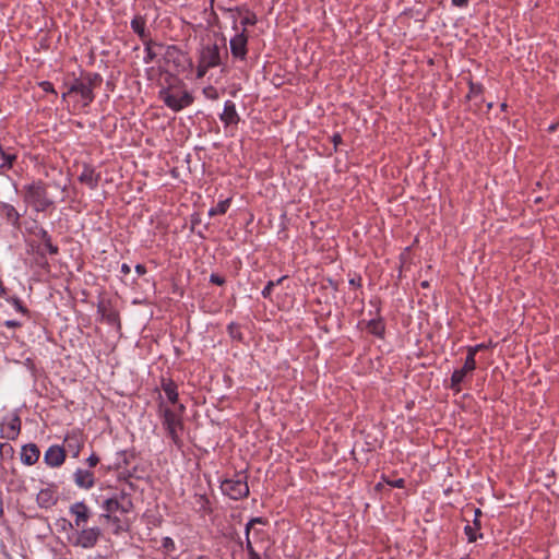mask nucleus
I'll use <instances>...</instances> for the list:
<instances>
[{
  "mask_svg": "<svg viewBox=\"0 0 559 559\" xmlns=\"http://www.w3.org/2000/svg\"><path fill=\"white\" fill-rule=\"evenodd\" d=\"M164 46L154 41L145 43L144 71L148 82V88L169 87L173 83H178L179 79L167 70V60L164 55Z\"/></svg>",
  "mask_w": 559,
  "mask_h": 559,
  "instance_id": "f257e3e1",
  "label": "nucleus"
},
{
  "mask_svg": "<svg viewBox=\"0 0 559 559\" xmlns=\"http://www.w3.org/2000/svg\"><path fill=\"white\" fill-rule=\"evenodd\" d=\"M23 201L35 212H45L53 206L55 202L49 198L47 186L41 180L33 181L23 187Z\"/></svg>",
  "mask_w": 559,
  "mask_h": 559,
  "instance_id": "f03ea898",
  "label": "nucleus"
},
{
  "mask_svg": "<svg viewBox=\"0 0 559 559\" xmlns=\"http://www.w3.org/2000/svg\"><path fill=\"white\" fill-rule=\"evenodd\" d=\"M157 95L174 111H180L193 103V96L188 91L181 88L180 81L173 83L169 87H162L157 91Z\"/></svg>",
  "mask_w": 559,
  "mask_h": 559,
  "instance_id": "7ed1b4c3",
  "label": "nucleus"
},
{
  "mask_svg": "<svg viewBox=\"0 0 559 559\" xmlns=\"http://www.w3.org/2000/svg\"><path fill=\"white\" fill-rule=\"evenodd\" d=\"M228 12L231 14V17L234 19L233 28L235 31H238L237 26V15H240L242 13V8L236 7L228 9ZM248 35L246 33V29L243 28L241 32H237V34L230 38L229 46H230V52L231 56L239 60H245L248 53Z\"/></svg>",
  "mask_w": 559,
  "mask_h": 559,
  "instance_id": "20e7f679",
  "label": "nucleus"
},
{
  "mask_svg": "<svg viewBox=\"0 0 559 559\" xmlns=\"http://www.w3.org/2000/svg\"><path fill=\"white\" fill-rule=\"evenodd\" d=\"M222 63L221 48L216 43L206 44L200 50L197 74L203 78L210 68Z\"/></svg>",
  "mask_w": 559,
  "mask_h": 559,
  "instance_id": "39448f33",
  "label": "nucleus"
},
{
  "mask_svg": "<svg viewBox=\"0 0 559 559\" xmlns=\"http://www.w3.org/2000/svg\"><path fill=\"white\" fill-rule=\"evenodd\" d=\"M163 424L167 430L168 436L175 444H181L180 433L183 430V423L180 416L169 408L164 409Z\"/></svg>",
  "mask_w": 559,
  "mask_h": 559,
  "instance_id": "423d86ee",
  "label": "nucleus"
},
{
  "mask_svg": "<svg viewBox=\"0 0 559 559\" xmlns=\"http://www.w3.org/2000/svg\"><path fill=\"white\" fill-rule=\"evenodd\" d=\"M221 489L223 493L234 500L246 498L249 495V487L246 477L225 479L221 485Z\"/></svg>",
  "mask_w": 559,
  "mask_h": 559,
  "instance_id": "0eeeda50",
  "label": "nucleus"
},
{
  "mask_svg": "<svg viewBox=\"0 0 559 559\" xmlns=\"http://www.w3.org/2000/svg\"><path fill=\"white\" fill-rule=\"evenodd\" d=\"M102 536V530L99 527L83 528L78 532L74 546H80L84 549L93 548Z\"/></svg>",
  "mask_w": 559,
  "mask_h": 559,
  "instance_id": "6e6552de",
  "label": "nucleus"
},
{
  "mask_svg": "<svg viewBox=\"0 0 559 559\" xmlns=\"http://www.w3.org/2000/svg\"><path fill=\"white\" fill-rule=\"evenodd\" d=\"M83 444V433L80 431H72L66 436L62 448L66 450V455L70 454L72 457L76 459L80 455Z\"/></svg>",
  "mask_w": 559,
  "mask_h": 559,
  "instance_id": "1a4fd4ad",
  "label": "nucleus"
},
{
  "mask_svg": "<svg viewBox=\"0 0 559 559\" xmlns=\"http://www.w3.org/2000/svg\"><path fill=\"white\" fill-rule=\"evenodd\" d=\"M71 93L79 94L83 100L84 106H88L94 100V97H95L91 87L87 86L81 78L74 80L72 85L69 87L68 92L63 93L62 97L66 98V96Z\"/></svg>",
  "mask_w": 559,
  "mask_h": 559,
  "instance_id": "9d476101",
  "label": "nucleus"
},
{
  "mask_svg": "<svg viewBox=\"0 0 559 559\" xmlns=\"http://www.w3.org/2000/svg\"><path fill=\"white\" fill-rule=\"evenodd\" d=\"M66 450L57 444L50 445L45 454H44V462L49 467H59L64 463L66 460Z\"/></svg>",
  "mask_w": 559,
  "mask_h": 559,
  "instance_id": "9b49d317",
  "label": "nucleus"
},
{
  "mask_svg": "<svg viewBox=\"0 0 559 559\" xmlns=\"http://www.w3.org/2000/svg\"><path fill=\"white\" fill-rule=\"evenodd\" d=\"M69 512L74 516L75 527L84 526L91 516L88 507L82 501L71 504Z\"/></svg>",
  "mask_w": 559,
  "mask_h": 559,
  "instance_id": "f8f14e48",
  "label": "nucleus"
},
{
  "mask_svg": "<svg viewBox=\"0 0 559 559\" xmlns=\"http://www.w3.org/2000/svg\"><path fill=\"white\" fill-rule=\"evenodd\" d=\"M0 217L15 228H19L21 225L22 214L11 203L0 202Z\"/></svg>",
  "mask_w": 559,
  "mask_h": 559,
  "instance_id": "ddd939ff",
  "label": "nucleus"
},
{
  "mask_svg": "<svg viewBox=\"0 0 559 559\" xmlns=\"http://www.w3.org/2000/svg\"><path fill=\"white\" fill-rule=\"evenodd\" d=\"M99 180L100 174L96 173V170L92 166L84 164L83 169L79 175V181L87 186L90 189L94 190L97 188Z\"/></svg>",
  "mask_w": 559,
  "mask_h": 559,
  "instance_id": "4468645a",
  "label": "nucleus"
},
{
  "mask_svg": "<svg viewBox=\"0 0 559 559\" xmlns=\"http://www.w3.org/2000/svg\"><path fill=\"white\" fill-rule=\"evenodd\" d=\"M40 456L39 448L35 443H28L22 447L21 461L25 465H34Z\"/></svg>",
  "mask_w": 559,
  "mask_h": 559,
  "instance_id": "2eb2a0df",
  "label": "nucleus"
},
{
  "mask_svg": "<svg viewBox=\"0 0 559 559\" xmlns=\"http://www.w3.org/2000/svg\"><path fill=\"white\" fill-rule=\"evenodd\" d=\"M74 483L80 488L90 489L94 485V474L91 471L78 468L74 473Z\"/></svg>",
  "mask_w": 559,
  "mask_h": 559,
  "instance_id": "dca6fc26",
  "label": "nucleus"
},
{
  "mask_svg": "<svg viewBox=\"0 0 559 559\" xmlns=\"http://www.w3.org/2000/svg\"><path fill=\"white\" fill-rule=\"evenodd\" d=\"M36 501L40 508L48 509L57 503L56 491L52 488L41 489L37 493Z\"/></svg>",
  "mask_w": 559,
  "mask_h": 559,
  "instance_id": "f3484780",
  "label": "nucleus"
},
{
  "mask_svg": "<svg viewBox=\"0 0 559 559\" xmlns=\"http://www.w3.org/2000/svg\"><path fill=\"white\" fill-rule=\"evenodd\" d=\"M221 120L226 124H237L239 121V116L236 110V106L234 102L226 100L224 105V111L221 115Z\"/></svg>",
  "mask_w": 559,
  "mask_h": 559,
  "instance_id": "a211bd4d",
  "label": "nucleus"
},
{
  "mask_svg": "<svg viewBox=\"0 0 559 559\" xmlns=\"http://www.w3.org/2000/svg\"><path fill=\"white\" fill-rule=\"evenodd\" d=\"M34 235L43 241L44 247L49 252V254H51V255L58 254L59 248L52 243L51 237L45 228L36 227Z\"/></svg>",
  "mask_w": 559,
  "mask_h": 559,
  "instance_id": "6ab92c4d",
  "label": "nucleus"
},
{
  "mask_svg": "<svg viewBox=\"0 0 559 559\" xmlns=\"http://www.w3.org/2000/svg\"><path fill=\"white\" fill-rule=\"evenodd\" d=\"M160 389L165 392L168 401L176 404L178 401L177 384L170 378H160Z\"/></svg>",
  "mask_w": 559,
  "mask_h": 559,
  "instance_id": "aec40b11",
  "label": "nucleus"
},
{
  "mask_svg": "<svg viewBox=\"0 0 559 559\" xmlns=\"http://www.w3.org/2000/svg\"><path fill=\"white\" fill-rule=\"evenodd\" d=\"M366 329L370 334L377 337H383L385 332V324L381 318L371 319L366 323Z\"/></svg>",
  "mask_w": 559,
  "mask_h": 559,
  "instance_id": "412c9836",
  "label": "nucleus"
},
{
  "mask_svg": "<svg viewBox=\"0 0 559 559\" xmlns=\"http://www.w3.org/2000/svg\"><path fill=\"white\" fill-rule=\"evenodd\" d=\"M148 543L152 548L162 549L165 554H170L175 550V543L170 537H163L160 545L156 537H150Z\"/></svg>",
  "mask_w": 559,
  "mask_h": 559,
  "instance_id": "4be33fe9",
  "label": "nucleus"
},
{
  "mask_svg": "<svg viewBox=\"0 0 559 559\" xmlns=\"http://www.w3.org/2000/svg\"><path fill=\"white\" fill-rule=\"evenodd\" d=\"M0 175H4L7 170L13 167L16 155L7 153L0 145Z\"/></svg>",
  "mask_w": 559,
  "mask_h": 559,
  "instance_id": "5701e85b",
  "label": "nucleus"
},
{
  "mask_svg": "<svg viewBox=\"0 0 559 559\" xmlns=\"http://www.w3.org/2000/svg\"><path fill=\"white\" fill-rule=\"evenodd\" d=\"M192 504L194 509L203 515L211 512L210 500L205 495L195 493Z\"/></svg>",
  "mask_w": 559,
  "mask_h": 559,
  "instance_id": "b1692460",
  "label": "nucleus"
},
{
  "mask_svg": "<svg viewBox=\"0 0 559 559\" xmlns=\"http://www.w3.org/2000/svg\"><path fill=\"white\" fill-rule=\"evenodd\" d=\"M467 373H469V371L465 370L463 367L461 369L454 370L451 376L450 389L456 393L461 392V383Z\"/></svg>",
  "mask_w": 559,
  "mask_h": 559,
  "instance_id": "393cba45",
  "label": "nucleus"
},
{
  "mask_svg": "<svg viewBox=\"0 0 559 559\" xmlns=\"http://www.w3.org/2000/svg\"><path fill=\"white\" fill-rule=\"evenodd\" d=\"M21 431V419L19 416H14L5 428V438L14 440L17 438Z\"/></svg>",
  "mask_w": 559,
  "mask_h": 559,
  "instance_id": "a878e982",
  "label": "nucleus"
},
{
  "mask_svg": "<svg viewBox=\"0 0 559 559\" xmlns=\"http://www.w3.org/2000/svg\"><path fill=\"white\" fill-rule=\"evenodd\" d=\"M103 509L107 512V514H104L102 516L105 518L106 520H109L112 513L120 511L119 499L116 497L106 499L103 502Z\"/></svg>",
  "mask_w": 559,
  "mask_h": 559,
  "instance_id": "bb28decb",
  "label": "nucleus"
},
{
  "mask_svg": "<svg viewBox=\"0 0 559 559\" xmlns=\"http://www.w3.org/2000/svg\"><path fill=\"white\" fill-rule=\"evenodd\" d=\"M81 79L91 87L92 91L98 87L103 82V79L98 73H86L82 75Z\"/></svg>",
  "mask_w": 559,
  "mask_h": 559,
  "instance_id": "cd10ccee",
  "label": "nucleus"
},
{
  "mask_svg": "<svg viewBox=\"0 0 559 559\" xmlns=\"http://www.w3.org/2000/svg\"><path fill=\"white\" fill-rule=\"evenodd\" d=\"M229 205H230V200L229 199L222 200V201H219L217 203L216 206L210 209L209 215L210 216L223 215V214H225L227 212Z\"/></svg>",
  "mask_w": 559,
  "mask_h": 559,
  "instance_id": "c85d7f7f",
  "label": "nucleus"
},
{
  "mask_svg": "<svg viewBox=\"0 0 559 559\" xmlns=\"http://www.w3.org/2000/svg\"><path fill=\"white\" fill-rule=\"evenodd\" d=\"M228 334L229 336L233 338V340H236L238 342H242L243 341V336H242V333H241V330H240V325L235 323V322H231L228 328Z\"/></svg>",
  "mask_w": 559,
  "mask_h": 559,
  "instance_id": "c756f323",
  "label": "nucleus"
},
{
  "mask_svg": "<svg viewBox=\"0 0 559 559\" xmlns=\"http://www.w3.org/2000/svg\"><path fill=\"white\" fill-rule=\"evenodd\" d=\"M245 12H246V14H245V16H242L240 24L246 29V26H248V25H255L258 22V19H257L255 13L251 12L250 10L246 9Z\"/></svg>",
  "mask_w": 559,
  "mask_h": 559,
  "instance_id": "7c9ffc66",
  "label": "nucleus"
},
{
  "mask_svg": "<svg viewBox=\"0 0 559 559\" xmlns=\"http://www.w3.org/2000/svg\"><path fill=\"white\" fill-rule=\"evenodd\" d=\"M8 301L15 308L16 311L22 314L28 316V309L23 305L22 300L19 297H10Z\"/></svg>",
  "mask_w": 559,
  "mask_h": 559,
  "instance_id": "2f4dec72",
  "label": "nucleus"
},
{
  "mask_svg": "<svg viewBox=\"0 0 559 559\" xmlns=\"http://www.w3.org/2000/svg\"><path fill=\"white\" fill-rule=\"evenodd\" d=\"M119 506L121 513H128L133 507L131 500L124 493L119 499Z\"/></svg>",
  "mask_w": 559,
  "mask_h": 559,
  "instance_id": "473e14b6",
  "label": "nucleus"
},
{
  "mask_svg": "<svg viewBox=\"0 0 559 559\" xmlns=\"http://www.w3.org/2000/svg\"><path fill=\"white\" fill-rule=\"evenodd\" d=\"M483 91H484V87L481 84H476V83L471 82L469 83V92L467 94V97L468 98L477 97L483 93Z\"/></svg>",
  "mask_w": 559,
  "mask_h": 559,
  "instance_id": "72a5a7b5",
  "label": "nucleus"
},
{
  "mask_svg": "<svg viewBox=\"0 0 559 559\" xmlns=\"http://www.w3.org/2000/svg\"><path fill=\"white\" fill-rule=\"evenodd\" d=\"M285 277H281L280 280H277L276 282H273V281H270L267 282V284L265 285V287L263 288L262 290V296L264 298H270L271 295H272V292H273V288L276 284H280Z\"/></svg>",
  "mask_w": 559,
  "mask_h": 559,
  "instance_id": "f704fd0d",
  "label": "nucleus"
},
{
  "mask_svg": "<svg viewBox=\"0 0 559 559\" xmlns=\"http://www.w3.org/2000/svg\"><path fill=\"white\" fill-rule=\"evenodd\" d=\"M476 530H478L476 526L475 527H473L471 525H466L465 526L464 531H465V534L467 536V540L469 543L476 542V539H477V536H476V533H475Z\"/></svg>",
  "mask_w": 559,
  "mask_h": 559,
  "instance_id": "c9c22d12",
  "label": "nucleus"
},
{
  "mask_svg": "<svg viewBox=\"0 0 559 559\" xmlns=\"http://www.w3.org/2000/svg\"><path fill=\"white\" fill-rule=\"evenodd\" d=\"M463 368L469 372L476 369V360L472 356H466Z\"/></svg>",
  "mask_w": 559,
  "mask_h": 559,
  "instance_id": "e433bc0d",
  "label": "nucleus"
},
{
  "mask_svg": "<svg viewBox=\"0 0 559 559\" xmlns=\"http://www.w3.org/2000/svg\"><path fill=\"white\" fill-rule=\"evenodd\" d=\"M266 521L263 518H252L247 524L245 533L246 535H250V530L255 523L264 524Z\"/></svg>",
  "mask_w": 559,
  "mask_h": 559,
  "instance_id": "4c0bfd02",
  "label": "nucleus"
},
{
  "mask_svg": "<svg viewBox=\"0 0 559 559\" xmlns=\"http://www.w3.org/2000/svg\"><path fill=\"white\" fill-rule=\"evenodd\" d=\"M39 87L46 92L57 95V92L55 91L53 84L49 81H43L39 83Z\"/></svg>",
  "mask_w": 559,
  "mask_h": 559,
  "instance_id": "58836bf2",
  "label": "nucleus"
},
{
  "mask_svg": "<svg viewBox=\"0 0 559 559\" xmlns=\"http://www.w3.org/2000/svg\"><path fill=\"white\" fill-rule=\"evenodd\" d=\"M386 484L394 488H404L405 480L403 478H397L395 480H386Z\"/></svg>",
  "mask_w": 559,
  "mask_h": 559,
  "instance_id": "ea45409f",
  "label": "nucleus"
},
{
  "mask_svg": "<svg viewBox=\"0 0 559 559\" xmlns=\"http://www.w3.org/2000/svg\"><path fill=\"white\" fill-rule=\"evenodd\" d=\"M131 27L135 34L140 36V16L135 15L131 21Z\"/></svg>",
  "mask_w": 559,
  "mask_h": 559,
  "instance_id": "a19ab883",
  "label": "nucleus"
},
{
  "mask_svg": "<svg viewBox=\"0 0 559 559\" xmlns=\"http://www.w3.org/2000/svg\"><path fill=\"white\" fill-rule=\"evenodd\" d=\"M210 282L215 284V285H219L221 286V285H223L225 283V278L219 276L218 274L213 273L210 276Z\"/></svg>",
  "mask_w": 559,
  "mask_h": 559,
  "instance_id": "79ce46f5",
  "label": "nucleus"
},
{
  "mask_svg": "<svg viewBox=\"0 0 559 559\" xmlns=\"http://www.w3.org/2000/svg\"><path fill=\"white\" fill-rule=\"evenodd\" d=\"M86 462H87L90 467H95L98 464V462H99V457L95 453H92L87 457Z\"/></svg>",
  "mask_w": 559,
  "mask_h": 559,
  "instance_id": "37998d69",
  "label": "nucleus"
},
{
  "mask_svg": "<svg viewBox=\"0 0 559 559\" xmlns=\"http://www.w3.org/2000/svg\"><path fill=\"white\" fill-rule=\"evenodd\" d=\"M204 94L212 99H216L218 97V94L214 87L204 88Z\"/></svg>",
  "mask_w": 559,
  "mask_h": 559,
  "instance_id": "c03bdc74",
  "label": "nucleus"
},
{
  "mask_svg": "<svg viewBox=\"0 0 559 559\" xmlns=\"http://www.w3.org/2000/svg\"><path fill=\"white\" fill-rule=\"evenodd\" d=\"M246 550H247L248 555L257 552L251 540H250L249 535H246Z\"/></svg>",
  "mask_w": 559,
  "mask_h": 559,
  "instance_id": "a18cd8bd",
  "label": "nucleus"
},
{
  "mask_svg": "<svg viewBox=\"0 0 559 559\" xmlns=\"http://www.w3.org/2000/svg\"><path fill=\"white\" fill-rule=\"evenodd\" d=\"M7 328H10V329H15V328H20L22 324L21 322L19 321H15V320H7L4 321L3 323Z\"/></svg>",
  "mask_w": 559,
  "mask_h": 559,
  "instance_id": "49530a36",
  "label": "nucleus"
},
{
  "mask_svg": "<svg viewBox=\"0 0 559 559\" xmlns=\"http://www.w3.org/2000/svg\"><path fill=\"white\" fill-rule=\"evenodd\" d=\"M332 142H333V144H334V150L336 151V150H337V145H338L340 143H342V136H341V134H340V133H334V134L332 135Z\"/></svg>",
  "mask_w": 559,
  "mask_h": 559,
  "instance_id": "de8ad7c7",
  "label": "nucleus"
},
{
  "mask_svg": "<svg viewBox=\"0 0 559 559\" xmlns=\"http://www.w3.org/2000/svg\"><path fill=\"white\" fill-rule=\"evenodd\" d=\"M452 4L459 8L467 7L468 0H451Z\"/></svg>",
  "mask_w": 559,
  "mask_h": 559,
  "instance_id": "09e8293b",
  "label": "nucleus"
},
{
  "mask_svg": "<svg viewBox=\"0 0 559 559\" xmlns=\"http://www.w3.org/2000/svg\"><path fill=\"white\" fill-rule=\"evenodd\" d=\"M53 186L58 189H60L63 193L67 192L68 190V183L64 182V183H61V182H58V181H53Z\"/></svg>",
  "mask_w": 559,
  "mask_h": 559,
  "instance_id": "8fccbe9b",
  "label": "nucleus"
},
{
  "mask_svg": "<svg viewBox=\"0 0 559 559\" xmlns=\"http://www.w3.org/2000/svg\"><path fill=\"white\" fill-rule=\"evenodd\" d=\"M10 486H15L16 489H22L24 488V485H23V481L22 480H17L16 483L14 480H11L9 483Z\"/></svg>",
  "mask_w": 559,
  "mask_h": 559,
  "instance_id": "3c124183",
  "label": "nucleus"
},
{
  "mask_svg": "<svg viewBox=\"0 0 559 559\" xmlns=\"http://www.w3.org/2000/svg\"><path fill=\"white\" fill-rule=\"evenodd\" d=\"M480 514H481L480 510H479V509H476V510H475V516H478V515H480ZM474 525H475L477 528H480V523H479V521H478V519H477V518H475V520H474Z\"/></svg>",
  "mask_w": 559,
  "mask_h": 559,
  "instance_id": "603ef678",
  "label": "nucleus"
},
{
  "mask_svg": "<svg viewBox=\"0 0 559 559\" xmlns=\"http://www.w3.org/2000/svg\"><path fill=\"white\" fill-rule=\"evenodd\" d=\"M477 348H475L474 346L473 347H468V350H467V356H472L473 358H475V355L477 354Z\"/></svg>",
  "mask_w": 559,
  "mask_h": 559,
  "instance_id": "864d4df0",
  "label": "nucleus"
},
{
  "mask_svg": "<svg viewBox=\"0 0 559 559\" xmlns=\"http://www.w3.org/2000/svg\"><path fill=\"white\" fill-rule=\"evenodd\" d=\"M121 272H122V273H124V274L129 273V272H130V267H129V265H128V264H126V263H123V264L121 265Z\"/></svg>",
  "mask_w": 559,
  "mask_h": 559,
  "instance_id": "5fc2aeb1",
  "label": "nucleus"
},
{
  "mask_svg": "<svg viewBox=\"0 0 559 559\" xmlns=\"http://www.w3.org/2000/svg\"><path fill=\"white\" fill-rule=\"evenodd\" d=\"M349 284L353 285V286H359L360 285V278H358V280L352 278L349 281Z\"/></svg>",
  "mask_w": 559,
  "mask_h": 559,
  "instance_id": "6e6d98bb",
  "label": "nucleus"
},
{
  "mask_svg": "<svg viewBox=\"0 0 559 559\" xmlns=\"http://www.w3.org/2000/svg\"><path fill=\"white\" fill-rule=\"evenodd\" d=\"M249 559H262L258 552L249 555Z\"/></svg>",
  "mask_w": 559,
  "mask_h": 559,
  "instance_id": "4d7b16f0",
  "label": "nucleus"
},
{
  "mask_svg": "<svg viewBox=\"0 0 559 559\" xmlns=\"http://www.w3.org/2000/svg\"><path fill=\"white\" fill-rule=\"evenodd\" d=\"M474 347H475V348H477V352H479V350H483V349L487 348V346H486L485 344H478V345H476V346H474Z\"/></svg>",
  "mask_w": 559,
  "mask_h": 559,
  "instance_id": "13d9d810",
  "label": "nucleus"
},
{
  "mask_svg": "<svg viewBox=\"0 0 559 559\" xmlns=\"http://www.w3.org/2000/svg\"><path fill=\"white\" fill-rule=\"evenodd\" d=\"M557 129V124H550L548 128L549 132H554Z\"/></svg>",
  "mask_w": 559,
  "mask_h": 559,
  "instance_id": "bf43d9fd",
  "label": "nucleus"
},
{
  "mask_svg": "<svg viewBox=\"0 0 559 559\" xmlns=\"http://www.w3.org/2000/svg\"><path fill=\"white\" fill-rule=\"evenodd\" d=\"M134 270L138 274H140V270H141L140 263L135 264Z\"/></svg>",
  "mask_w": 559,
  "mask_h": 559,
  "instance_id": "052dcab7",
  "label": "nucleus"
},
{
  "mask_svg": "<svg viewBox=\"0 0 559 559\" xmlns=\"http://www.w3.org/2000/svg\"><path fill=\"white\" fill-rule=\"evenodd\" d=\"M160 521H162L160 519H154L153 523H154V525H158L160 523Z\"/></svg>",
  "mask_w": 559,
  "mask_h": 559,
  "instance_id": "680f3d73",
  "label": "nucleus"
},
{
  "mask_svg": "<svg viewBox=\"0 0 559 559\" xmlns=\"http://www.w3.org/2000/svg\"><path fill=\"white\" fill-rule=\"evenodd\" d=\"M421 286H423V287H428V282H423V283H421Z\"/></svg>",
  "mask_w": 559,
  "mask_h": 559,
  "instance_id": "e2e57ef3",
  "label": "nucleus"
},
{
  "mask_svg": "<svg viewBox=\"0 0 559 559\" xmlns=\"http://www.w3.org/2000/svg\"><path fill=\"white\" fill-rule=\"evenodd\" d=\"M179 409H180V412H183V411H185V406H183V405H180V406H179Z\"/></svg>",
  "mask_w": 559,
  "mask_h": 559,
  "instance_id": "0e129e2a",
  "label": "nucleus"
},
{
  "mask_svg": "<svg viewBox=\"0 0 559 559\" xmlns=\"http://www.w3.org/2000/svg\"><path fill=\"white\" fill-rule=\"evenodd\" d=\"M141 272H142V274H144V273H145V269H144L143 266H142V269H141Z\"/></svg>",
  "mask_w": 559,
  "mask_h": 559,
  "instance_id": "69168bd1",
  "label": "nucleus"
}]
</instances>
